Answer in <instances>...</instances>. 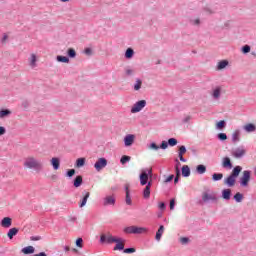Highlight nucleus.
<instances>
[{"label":"nucleus","instance_id":"nucleus-1","mask_svg":"<svg viewBox=\"0 0 256 256\" xmlns=\"http://www.w3.org/2000/svg\"><path fill=\"white\" fill-rule=\"evenodd\" d=\"M23 167L28 171H35V173H41L45 166L43 165V161L38 159L37 157L30 155L24 158Z\"/></svg>","mask_w":256,"mask_h":256},{"label":"nucleus","instance_id":"nucleus-2","mask_svg":"<svg viewBox=\"0 0 256 256\" xmlns=\"http://www.w3.org/2000/svg\"><path fill=\"white\" fill-rule=\"evenodd\" d=\"M149 177H153V170L145 169L142 170L140 174V185L144 186L147 185L149 182Z\"/></svg>","mask_w":256,"mask_h":256},{"label":"nucleus","instance_id":"nucleus-3","mask_svg":"<svg viewBox=\"0 0 256 256\" xmlns=\"http://www.w3.org/2000/svg\"><path fill=\"white\" fill-rule=\"evenodd\" d=\"M147 107V101L146 100H139L131 107V113H139L140 111H143Z\"/></svg>","mask_w":256,"mask_h":256},{"label":"nucleus","instance_id":"nucleus-4","mask_svg":"<svg viewBox=\"0 0 256 256\" xmlns=\"http://www.w3.org/2000/svg\"><path fill=\"white\" fill-rule=\"evenodd\" d=\"M249 181H251V171L244 170L242 177L240 178V185L241 187H248Z\"/></svg>","mask_w":256,"mask_h":256},{"label":"nucleus","instance_id":"nucleus-5","mask_svg":"<svg viewBox=\"0 0 256 256\" xmlns=\"http://www.w3.org/2000/svg\"><path fill=\"white\" fill-rule=\"evenodd\" d=\"M105 167H107V158H99L94 164V168L98 172L103 171Z\"/></svg>","mask_w":256,"mask_h":256},{"label":"nucleus","instance_id":"nucleus-6","mask_svg":"<svg viewBox=\"0 0 256 256\" xmlns=\"http://www.w3.org/2000/svg\"><path fill=\"white\" fill-rule=\"evenodd\" d=\"M202 201L204 203H209L210 201L215 202L217 201V195L215 193L204 192L202 194Z\"/></svg>","mask_w":256,"mask_h":256},{"label":"nucleus","instance_id":"nucleus-7","mask_svg":"<svg viewBox=\"0 0 256 256\" xmlns=\"http://www.w3.org/2000/svg\"><path fill=\"white\" fill-rule=\"evenodd\" d=\"M246 153L247 151L245 150V148L243 146H240L232 152V155L233 157H235V159H241L242 157H245Z\"/></svg>","mask_w":256,"mask_h":256},{"label":"nucleus","instance_id":"nucleus-8","mask_svg":"<svg viewBox=\"0 0 256 256\" xmlns=\"http://www.w3.org/2000/svg\"><path fill=\"white\" fill-rule=\"evenodd\" d=\"M135 143V135L134 134H127L124 137V145L125 147H131Z\"/></svg>","mask_w":256,"mask_h":256},{"label":"nucleus","instance_id":"nucleus-9","mask_svg":"<svg viewBox=\"0 0 256 256\" xmlns=\"http://www.w3.org/2000/svg\"><path fill=\"white\" fill-rule=\"evenodd\" d=\"M108 243V245H111V243H115V241H117V238L113 237L112 235H101L100 236V243Z\"/></svg>","mask_w":256,"mask_h":256},{"label":"nucleus","instance_id":"nucleus-10","mask_svg":"<svg viewBox=\"0 0 256 256\" xmlns=\"http://www.w3.org/2000/svg\"><path fill=\"white\" fill-rule=\"evenodd\" d=\"M114 243H116L114 251H123V249H125V240H123V238H117V241Z\"/></svg>","mask_w":256,"mask_h":256},{"label":"nucleus","instance_id":"nucleus-11","mask_svg":"<svg viewBox=\"0 0 256 256\" xmlns=\"http://www.w3.org/2000/svg\"><path fill=\"white\" fill-rule=\"evenodd\" d=\"M82 195H83V198H82V200H81V202L79 204L80 208H83V207H85L87 205V201H88L89 197H91V193H89V192L84 190L82 192Z\"/></svg>","mask_w":256,"mask_h":256},{"label":"nucleus","instance_id":"nucleus-12","mask_svg":"<svg viewBox=\"0 0 256 256\" xmlns=\"http://www.w3.org/2000/svg\"><path fill=\"white\" fill-rule=\"evenodd\" d=\"M185 153H187V148L185 147V146H180L179 147V152H178V157H179V159H180V161L182 162V163H187V159H185L184 157H183V155H185Z\"/></svg>","mask_w":256,"mask_h":256},{"label":"nucleus","instance_id":"nucleus-13","mask_svg":"<svg viewBox=\"0 0 256 256\" xmlns=\"http://www.w3.org/2000/svg\"><path fill=\"white\" fill-rule=\"evenodd\" d=\"M151 181H149L146 185V187L144 188V191H143V197L144 199H149L151 197Z\"/></svg>","mask_w":256,"mask_h":256},{"label":"nucleus","instance_id":"nucleus-14","mask_svg":"<svg viewBox=\"0 0 256 256\" xmlns=\"http://www.w3.org/2000/svg\"><path fill=\"white\" fill-rule=\"evenodd\" d=\"M222 167L224 169H233V164L231 163L230 157H224L222 160Z\"/></svg>","mask_w":256,"mask_h":256},{"label":"nucleus","instance_id":"nucleus-15","mask_svg":"<svg viewBox=\"0 0 256 256\" xmlns=\"http://www.w3.org/2000/svg\"><path fill=\"white\" fill-rule=\"evenodd\" d=\"M104 207H108V205H115V196H106L103 199Z\"/></svg>","mask_w":256,"mask_h":256},{"label":"nucleus","instance_id":"nucleus-16","mask_svg":"<svg viewBox=\"0 0 256 256\" xmlns=\"http://www.w3.org/2000/svg\"><path fill=\"white\" fill-rule=\"evenodd\" d=\"M235 176H231V174L224 180L225 185L228 187H235V181H236Z\"/></svg>","mask_w":256,"mask_h":256},{"label":"nucleus","instance_id":"nucleus-17","mask_svg":"<svg viewBox=\"0 0 256 256\" xmlns=\"http://www.w3.org/2000/svg\"><path fill=\"white\" fill-rule=\"evenodd\" d=\"M29 65L32 67V69H35L37 67V55L36 54H31L29 58Z\"/></svg>","mask_w":256,"mask_h":256},{"label":"nucleus","instance_id":"nucleus-18","mask_svg":"<svg viewBox=\"0 0 256 256\" xmlns=\"http://www.w3.org/2000/svg\"><path fill=\"white\" fill-rule=\"evenodd\" d=\"M163 233H165V226L160 225L159 229L156 232V236H155L156 241H161V237H163Z\"/></svg>","mask_w":256,"mask_h":256},{"label":"nucleus","instance_id":"nucleus-19","mask_svg":"<svg viewBox=\"0 0 256 256\" xmlns=\"http://www.w3.org/2000/svg\"><path fill=\"white\" fill-rule=\"evenodd\" d=\"M11 218L10 217H5L1 221V227H4L5 229H9L11 227Z\"/></svg>","mask_w":256,"mask_h":256},{"label":"nucleus","instance_id":"nucleus-20","mask_svg":"<svg viewBox=\"0 0 256 256\" xmlns=\"http://www.w3.org/2000/svg\"><path fill=\"white\" fill-rule=\"evenodd\" d=\"M244 131H246L247 133H255V131H256L255 124H251V123L246 124L244 126Z\"/></svg>","mask_w":256,"mask_h":256},{"label":"nucleus","instance_id":"nucleus-21","mask_svg":"<svg viewBox=\"0 0 256 256\" xmlns=\"http://www.w3.org/2000/svg\"><path fill=\"white\" fill-rule=\"evenodd\" d=\"M22 253H24V255H31V254L35 253V247L26 246L22 249Z\"/></svg>","mask_w":256,"mask_h":256},{"label":"nucleus","instance_id":"nucleus-22","mask_svg":"<svg viewBox=\"0 0 256 256\" xmlns=\"http://www.w3.org/2000/svg\"><path fill=\"white\" fill-rule=\"evenodd\" d=\"M222 199H225V201H229L231 199V189L222 190Z\"/></svg>","mask_w":256,"mask_h":256},{"label":"nucleus","instance_id":"nucleus-23","mask_svg":"<svg viewBox=\"0 0 256 256\" xmlns=\"http://www.w3.org/2000/svg\"><path fill=\"white\" fill-rule=\"evenodd\" d=\"M12 113L13 112L9 109H2L0 110V119H5V117H10Z\"/></svg>","mask_w":256,"mask_h":256},{"label":"nucleus","instance_id":"nucleus-24","mask_svg":"<svg viewBox=\"0 0 256 256\" xmlns=\"http://www.w3.org/2000/svg\"><path fill=\"white\" fill-rule=\"evenodd\" d=\"M51 165L54 169V171H57L61 165V162L59 161V158H52L51 159Z\"/></svg>","mask_w":256,"mask_h":256},{"label":"nucleus","instance_id":"nucleus-25","mask_svg":"<svg viewBox=\"0 0 256 256\" xmlns=\"http://www.w3.org/2000/svg\"><path fill=\"white\" fill-rule=\"evenodd\" d=\"M243 171V168L241 166H236L232 170V173L230 174L232 177H235L236 179L239 177V173Z\"/></svg>","mask_w":256,"mask_h":256},{"label":"nucleus","instance_id":"nucleus-26","mask_svg":"<svg viewBox=\"0 0 256 256\" xmlns=\"http://www.w3.org/2000/svg\"><path fill=\"white\" fill-rule=\"evenodd\" d=\"M125 191H126V205H132L133 202L131 201V192H129V186L125 187Z\"/></svg>","mask_w":256,"mask_h":256},{"label":"nucleus","instance_id":"nucleus-27","mask_svg":"<svg viewBox=\"0 0 256 256\" xmlns=\"http://www.w3.org/2000/svg\"><path fill=\"white\" fill-rule=\"evenodd\" d=\"M182 176L183 177H190L191 176V168H189L187 165H184L182 167Z\"/></svg>","mask_w":256,"mask_h":256},{"label":"nucleus","instance_id":"nucleus-28","mask_svg":"<svg viewBox=\"0 0 256 256\" xmlns=\"http://www.w3.org/2000/svg\"><path fill=\"white\" fill-rule=\"evenodd\" d=\"M74 187H81L83 185V176L79 175L74 179L73 182Z\"/></svg>","mask_w":256,"mask_h":256},{"label":"nucleus","instance_id":"nucleus-29","mask_svg":"<svg viewBox=\"0 0 256 256\" xmlns=\"http://www.w3.org/2000/svg\"><path fill=\"white\" fill-rule=\"evenodd\" d=\"M196 171L198 175H203L204 173L207 172V167L203 164H200L196 167Z\"/></svg>","mask_w":256,"mask_h":256},{"label":"nucleus","instance_id":"nucleus-30","mask_svg":"<svg viewBox=\"0 0 256 256\" xmlns=\"http://www.w3.org/2000/svg\"><path fill=\"white\" fill-rule=\"evenodd\" d=\"M17 233H19V228H11L8 231L7 236L9 239H13V237H15V235H17Z\"/></svg>","mask_w":256,"mask_h":256},{"label":"nucleus","instance_id":"nucleus-31","mask_svg":"<svg viewBox=\"0 0 256 256\" xmlns=\"http://www.w3.org/2000/svg\"><path fill=\"white\" fill-rule=\"evenodd\" d=\"M227 65H229V61L222 60V61L218 62L217 70L221 71L222 69H225V67H227Z\"/></svg>","mask_w":256,"mask_h":256},{"label":"nucleus","instance_id":"nucleus-32","mask_svg":"<svg viewBox=\"0 0 256 256\" xmlns=\"http://www.w3.org/2000/svg\"><path fill=\"white\" fill-rule=\"evenodd\" d=\"M148 229L145 227H137L135 226V235H143V233H147Z\"/></svg>","mask_w":256,"mask_h":256},{"label":"nucleus","instance_id":"nucleus-33","mask_svg":"<svg viewBox=\"0 0 256 256\" xmlns=\"http://www.w3.org/2000/svg\"><path fill=\"white\" fill-rule=\"evenodd\" d=\"M135 227L136 226H128L124 228V233H126L127 235H135Z\"/></svg>","mask_w":256,"mask_h":256},{"label":"nucleus","instance_id":"nucleus-34","mask_svg":"<svg viewBox=\"0 0 256 256\" xmlns=\"http://www.w3.org/2000/svg\"><path fill=\"white\" fill-rule=\"evenodd\" d=\"M134 55H135V51L132 48H128L125 52L126 59H133Z\"/></svg>","mask_w":256,"mask_h":256},{"label":"nucleus","instance_id":"nucleus-35","mask_svg":"<svg viewBox=\"0 0 256 256\" xmlns=\"http://www.w3.org/2000/svg\"><path fill=\"white\" fill-rule=\"evenodd\" d=\"M213 99H220L221 97V88H215L212 92Z\"/></svg>","mask_w":256,"mask_h":256},{"label":"nucleus","instance_id":"nucleus-36","mask_svg":"<svg viewBox=\"0 0 256 256\" xmlns=\"http://www.w3.org/2000/svg\"><path fill=\"white\" fill-rule=\"evenodd\" d=\"M241 135V132L239 130H236L232 134V143H237L239 142V136Z\"/></svg>","mask_w":256,"mask_h":256},{"label":"nucleus","instance_id":"nucleus-37","mask_svg":"<svg viewBox=\"0 0 256 256\" xmlns=\"http://www.w3.org/2000/svg\"><path fill=\"white\" fill-rule=\"evenodd\" d=\"M67 55L68 57H70V59H75L77 57V52L75 51V49L69 48L67 51Z\"/></svg>","mask_w":256,"mask_h":256},{"label":"nucleus","instance_id":"nucleus-38","mask_svg":"<svg viewBox=\"0 0 256 256\" xmlns=\"http://www.w3.org/2000/svg\"><path fill=\"white\" fill-rule=\"evenodd\" d=\"M75 167H78V168L85 167V158H78L76 160Z\"/></svg>","mask_w":256,"mask_h":256},{"label":"nucleus","instance_id":"nucleus-39","mask_svg":"<svg viewBox=\"0 0 256 256\" xmlns=\"http://www.w3.org/2000/svg\"><path fill=\"white\" fill-rule=\"evenodd\" d=\"M56 60L58 63H69V57L66 56H57Z\"/></svg>","mask_w":256,"mask_h":256},{"label":"nucleus","instance_id":"nucleus-40","mask_svg":"<svg viewBox=\"0 0 256 256\" xmlns=\"http://www.w3.org/2000/svg\"><path fill=\"white\" fill-rule=\"evenodd\" d=\"M234 200L236 201V203H241L243 201V194L241 192H237L234 195Z\"/></svg>","mask_w":256,"mask_h":256},{"label":"nucleus","instance_id":"nucleus-41","mask_svg":"<svg viewBox=\"0 0 256 256\" xmlns=\"http://www.w3.org/2000/svg\"><path fill=\"white\" fill-rule=\"evenodd\" d=\"M223 179V173H214L212 175V181H221Z\"/></svg>","mask_w":256,"mask_h":256},{"label":"nucleus","instance_id":"nucleus-42","mask_svg":"<svg viewBox=\"0 0 256 256\" xmlns=\"http://www.w3.org/2000/svg\"><path fill=\"white\" fill-rule=\"evenodd\" d=\"M141 85H143V81H141V79H136L134 91H139L141 89Z\"/></svg>","mask_w":256,"mask_h":256},{"label":"nucleus","instance_id":"nucleus-43","mask_svg":"<svg viewBox=\"0 0 256 256\" xmlns=\"http://www.w3.org/2000/svg\"><path fill=\"white\" fill-rule=\"evenodd\" d=\"M129 161H131V157L127 155L122 156L120 159V163L122 165H125V163H129Z\"/></svg>","mask_w":256,"mask_h":256},{"label":"nucleus","instance_id":"nucleus-44","mask_svg":"<svg viewBox=\"0 0 256 256\" xmlns=\"http://www.w3.org/2000/svg\"><path fill=\"white\" fill-rule=\"evenodd\" d=\"M241 51L244 55H247V53H251V46L249 45H244L242 48H241Z\"/></svg>","mask_w":256,"mask_h":256},{"label":"nucleus","instance_id":"nucleus-45","mask_svg":"<svg viewBox=\"0 0 256 256\" xmlns=\"http://www.w3.org/2000/svg\"><path fill=\"white\" fill-rule=\"evenodd\" d=\"M148 149H152L153 151H159L160 146H158L155 142H152L149 146Z\"/></svg>","mask_w":256,"mask_h":256},{"label":"nucleus","instance_id":"nucleus-46","mask_svg":"<svg viewBox=\"0 0 256 256\" xmlns=\"http://www.w3.org/2000/svg\"><path fill=\"white\" fill-rule=\"evenodd\" d=\"M217 138L219 139V141H227V134L225 133H219L217 135Z\"/></svg>","mask_w":256,"mask_h":256},{"label":"nucleus","instance_id":"nucleus-47","mask_svg":"<svg viewBox=\"0 0 256 256\" xmlns=\"http://www.w3.org/2000/svg\"><path fill=\"white\" fill-rule=\"evenodd\" d=\"M168 145L170 147H175V145H177V139H175V138L168 139Z\"/></svg>","mask_w":256,"mask_h":256},{"label":"nucleus","instance_id":"nucleus-48","mask_svg":"<svg viewBox=\"0 0 256 256\" xmlns=\"http://www.w3.org/2000/svg\"><path fill=\"white\" fill-rule=\"evenodd\" d=\"M190 23H191V25L199 26V25H201V20L199 18L191 19Z\"/></svg>","mask_w":256,"mask_h":256},{"label":"nucleus","instance_id":"nucleus-49","mask_svg":"<svg viewBox=\"0 0 256 256\" xmlns=\"http://www.w3.org/2000/svg\"><path fill=\"white\" fill-rule=\"evenodd\" d=\"M179 175H181V171L179 170L178 167H176V177L174 178L175 184L179 183Z\"/></svg>","mask_w":256,"mask_h":256},{"label":"nucleus","instance_id":"nucleus-50","mask_svg":"<svg viewBox=\"0 0 256 256\" xmlns=\"http://www.w3.org/2000/svg\"><path fill=\"white\" fill-rule=\"evenodd\" d=\"M225 125H226L225 121H224V120H221V121H219V122L216 124V127H217V129H223V128H225Z\"/></svg>","mask_w":256,"mask_h":256},{"label":"nucleus","instance_id":"nucleus-51","mask_svg":"<svg viewBox=\"0 0 256 256\" xmlns=\"http://www.w3.org/2000/svg\"><path fill=\"white\" fill-rule=\"evenodd\" d=\"M76 247H79L80 249H82V247H83V238H78L76 240Z\"/></svg>","mask_w":256,"mask_h":256},{"label":"nucleus","instance_id":"nucleus-52","mask_svg":"<svg viewBox=\"0 0 256 256\" xmlns=\"http://www.w3.org/2000/svg\"><path fill=\"white\" fill-rule=\"evenodd\" d=\"M21 105L23 109H29V105H31V103L28 100H23Z\"/></svg>","mask_w":256,"mask_h":256},{"label":"nucleus","instance_id":"nucleus-53","mask_svg":"<svg viewBox=\"0 0 256 256\" xmlns=\"http://www.w3.org/2000/svg\"><path fill=\"white\" fill-rule=\"evenodd\" d=\"M167 147H169V142L167 141H162L160 144V149H167Z\"/></svg>","mask_w":256,"mask_h":256},{"label":"nucleus","instance_id":"nucleus-54","mask_svg":"<svg viewBox=\"0 0 256 256\" xmlns=\"http://www.w3.org/2000/svg\"><path fill=\"white\" fill-rule=\"evenodd\" d=\"M84 53L88 57H91V55H93V50L91 48H85Z\"/></svg>","mask_w":256,"mask_h":256},{"label":"nucleus","instance_id":"nucleus-55","mask_svg":"<svg viewBox=\"0 0 256 256\" xmlns=\"http://www.w3.org/2000/svg\"><path fill=\"white\" fill-rule=\"evenodd\" d=\"M173 179H175V175L171 174L164 180V183H171Z\"/></svg>","mask_w":256,"mask_h":256},{"label":"nucleus","instance_id":"nucleus-56","mask_svg":"<svg viewBox=\"0 0 256 256\" xmlns=\"http://www.w3.org/2000/svg\"><path fill=\"white\" fill-rule=\"evenodd\" d=\"M134 71L133 69L131 68H126L125 69V74L128 76V77H131V75H133Z\"/></svg>","mask_w":256,"mask_h":256},{"label":"nucleus","instance_id":"nucleus-57","mask_svg":"<svg viewBox=\"0 0 256 256\" xmlns=\"http://www.w3.org/2000/svg\"><path fill=\"white\" fill-rule=\"evenodd\" d=\"M135 248H126L124 249V253H127V254H131V253H135Z\"/></svg>","mask_w":256,"mask_h":256},{"label":"nucleus","instance_id":"nucleus-58","mask_svg":"<svg viewBox=\"0 0 256 256\" xmlns=\"http://www.w3.org/2000/svg\"><path fill=\"white\" fill-rule=\"evenodd\" d=\"M180 243H182V245L189 243V238H187V237L180 238Z\"/></svg>","mask_w":256,"mask_h":256},{"label":"nucleus","instance_id":"nucleus-59","mask_svg":"<svg viewBox=\"0 0 256 256\" xmlns=\"http://www.w3.org/2000/svg\"><path fill=\"white\" fill-rule=\"evenodd\" d=\"M66 175L68 177H73V175H75V169H70L67 171Z\"/></svg>","mask_w":256,"mask_h":256},{"label":"nucleus","instance_id":"nucleus-60","mask_svg":"<svg viewBox=\"0 0 256 256\" xmlns=\"http://www.w3.org/2000/svg\"><path fill=\"white\" fill-rule=\"evenodd\" d=\"M189 121H191V116L190 115H186L183 120L182 123H189Z\"/></svg>","mask_w":256,"mask_h":256},{"label":"nucleus","instance_id":"nucleus-61","mask_svg":"<svg viewBox=\"0 0 256 256\" xmlns=\"http://www.w3.org/2000/svg\"><path fill=\"white\" fill-rule=\"evenodd\" d=\"M30 241H41V236H31Z\"/></svg>","mask_w":256,"mask_h":256},{"label":"nucleus","instance_id":"nucleus-62","mask_svg":"<svg viewBox=\"0 0 256 256\" xmlns=\"http://www.w3.org/2000/svg\"><path fill=\"white\" fill-rule=\"evenodd\" d=\"M5 133H7V130L5 129V127L0 126V137L1 135H5Z\"/></svg>","mask_w":256,"mask_h":256},{"label":"nucleus","instance_id":"nucleus-63","mask_svg":"<svg viewBox=\"0 0 256 256\" xmlns=\"http://www.w3.org/2000/svg\"><path fill=\"white\" fill-rule=\"evenodd\" d=\"M170 209H171V211H173V209H175V199H172L170 201Z\"/></svg>","mask_w":256,"mask_h":256},{"label":"nucleus","instance_id":"nucleus-64","mask_svg":"<svg viewBox=\"0 0 256 256\" xmlns=\"http://www.w3.org/2000/svg\"><path fill=\"white\" fill-rule=\"evenodd\" d=\"M159 209H161V211H165V203L161 202L159 205H158Z\"/></svg>","mask_w":256,"mask_h":256}]
</instances>
